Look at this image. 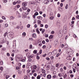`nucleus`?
<instances>
[{"label":"nucleus","mask_w":79,"mask_h":79,"mask_svg":"<svg viewBox=\"0 0 79 79\" xmlns=\"http://www.w3.org/2000/svg\"><path fill=\"white\" fill-rule=\"evenodd\" d=\"M61 73H59L58 74V76H59V77H61L62 76H62L61 75Z\"/></svg>","instance_id":"nucleus-37"},{"label":"nucleus","mask_w":79,"mask_h":79,"mask_svg":"<svg viewBox=\"0 0 79 79\" xmlns=\"http://www.w3.org/2000/svg\"><path fill=\"white\" fill-rule=\"evenodd\" d=\"M40 75H38L37 77V79H40Z\"/></svg>","instance_id":"nucleus-29"},{"label":"nucleus","mask_w":79,"mask_h":79,"mask_svg":"<svg viewBox=\"0 0 79 79\" xmlns=\"http://www.w3.org/2000/svg\"><path fill=\"white\" fill-rule=\"evenodd\" d=\"M51 70L52 71H54V69L53 68H51Z\"/></svg>","instance_id":"nucleus-62"},{"label":"nucleus","mask_w":79,"mask_h":79,"mask_svg":"<svg viewBox=\"0 0 79 79\" xmlns=\"http://www.w3.org/2000/svg\"><path fill=\"white\" fill-rule=\"evenodd\" d=\"M3 62L2 61L0 62V65H3Z\"/></svg>","instance_id":"nucleus-28"},{"label":"nucleus","mask_w":79,"mask_h":79,"mask_svg":"<svg viewBox=\"0 0 79 79\" xmlns=\"http://www.w3.org/2000/svg\"><path fill=\"white\" fill-rule=\"evenodd\" d=\"M22 5H23V6H26L27 5L26 3H23Z\"/></svg>","instance_id":"nucleus-26"},{"label":"nucleus","mask_w":79,"mask_h":79,"mask_svg":"<svg viewBox=\"0 0 79 79\" xmlns=\"http://www.w3.org/2000/svg\"><path fill=\"white\" fill-rule=\"evenodd\" d=\"M16 3V2H13V5H15Z\"/></svg>","instance_id":"nucleus-47"},{"label":"nucleus","mask_w":79,"mask_h":79,"mask_svg":"<svg viewBox=\"0 0 79 79\" xmlns=\"http://www.w3.org/2000/svg\"><path fill=\"white\" fill-rule=\"evenodd\" d=\"M35 70L34 69H33L32 71V73H35Z\"/></svg>","instance_id":"nucleus-41"},{"label":"nucleus","mask_w":79,"mask_h":79,"mask_svg":"<svg viewBox=\"0 0 79 79\" xmlns=\"http://www.w3.org/2000/svg\"><path fill=\"white\" fill-rule=\"evenodd\" d=\"M73 68V71L74 73H76V69H74V68Z\"/></svg>","instance_id":"nucleus-48"},{"label":"nucleus","mask_w":79,"mask_h":79,"mask_svg":"<svg viewBox=\"0 0 79 79\" xmlns=\"http://www.w3.org/2000/svg\"><path fill=\"white\" fill-rule=\"evenodd\" d=\"M71 49H69V50L67 51V52H68V53H69L71 52Z\"/></svg>","instance_id":"nucleus-32"},{"label":"nucleus","mask_w":79,"mask_h":79,"mask_svg":"<svg viewBox=\"0 0 79 79\" xmlns=\"http://www.w3.org/2000/svg\"><path fill=\"white\" fill-rule=\"evenodd\" d=\"M6 42V39L5 38H3V40H2V44L5 43Z\"/></svg>","instance_id":"nucleus-5"},{"label":"nucleus","mask_w":79,"mask_h":79,"mask_svg":"<svg viewBox=\"0 0 79 79\" xmlns=\"http://www.w3.org/2000/svg\"><path fill=\"white\" fill-rule=\"evenodd\" d=\"M36 31L38 34H40V31H39V28H37L36 29Z\"/></svg>","instance_id":"nucleus-14"},{"label":"nucleus","mask_w":79,"mask_h":79,"mask_svg":"<svg viewBox=\"0 0 79 79\" xmlns=\"http://www.w3.org/2000/svg\"><path fill=\"white\" fill-rule=\"evenodd\" d=\"M0 69L1 71H3V67H0Z\"/></svg>","instance_id":"nucleus-34"},{"label":"nucleus","mask_w":79,"mask_h":79,"mask_svg":"<svg viewBox=\"0 0 79 79\" xmlns=\"http://www.w3.org/2000/svg\"><path fill=\"white\" fill-rule=\"evenodd\" d=\"M37 18L39 19H42V17L40 16H39L37 17Z\"/></svg>","instance_id":"nucleus-17"},{"label":"nucleus","mask_w":79,"mask_h":79,"mask_svg":"<svg viewBox=\"0 0 79 79\" xmlns=\"http://www.w3.org/2000/svg\"><path fill=\"white\" fill-rule=\"evenodd\" d=\"M23 35H25V36H26V33L25 32H23Z\"/></svg>","instance_id":"nucleus-63"},{"label":"nucleus","mask_w":79,"mask_h":79,"mask_svg":"<svg viewBox=\"0 0 79 79\" xmlns=\"http://www.w3.org/2000/svg\"><path fill=\"white\" fill-rule=\"evenodd\" d=\"M16 69H17V70H18V69H19V67H18V66H17V67H16Z\"/></svg>","instance_id":"nucleus-43"},{"label":"nucleus","mask_w":79,"mask_h":79,"mask_svg":"<svg viewBox=\"0 0 79 79\" xmlns=\"http://www.w3.org/2000/svg\"><path fill=\"white\" fill-rule=\"evenodd\" d=\"M58 36L59 37H61L62 36V34L61 33H59L58 34Z\"/></svg>","instance_id":"nucleus-9"},{"label":"nucleus","mask_w":79,"mask_h":79,"mask_svg":"<svg viewBox=\"0 0 79 79\" xmlns=\"http://www.w3.org/2000/svg\"><path fill=\"white\" fill-rule=\"evenodd\" d=\"M56 24L58 26H60V23L58 22H57Z\"/></svg>","instance_id":"nucleus-21"},{"label":"nucleus","mask_w":79,"mask_h":79,"mask_svg":"<svg viewBox=\"0 0 79 79\" xmlns=\"http://www.w3.org/2000/svg\"><path fill=\"white\" fill-rule=\"evenodd\" d=\"M34 15H35V16H37V15H39V13L37 12H36L34 14Z\"/></svg>","instance_id":"nucleus-24"},{"label":"nucleus","mask_w":79,"mask_h":79,"mask_svg":"<svg viewBox=\"0 0 79 79\" xmlns=\"http://www.w3.org/2000/svg\"><path fill=\"white\" fill-rule=\"evenodd\" d=\"M42 73H43V74L45 73V70L44 69H42Z\"/></svg>","instance_id":"nucleus-22"},{"label":"nucleus","mask_w":79,"mask_h":79,"mask_svg":"<svg viewBox=\"0 0 79 79\" xmlns=\"http://www.w3.org/2000/svg\"><path fill=\"white\" fill-rule=\"evenodd\" d=\"M22 17L23 18H26L27 17V14L25 12H23L22 13Z\"/></svg>","instance_id":"nucleus-3"},{"label":"nucleus","mask_w":79,"mask_h":79,"mask_svg":"<svg viewBox=\"0 0 79 79\" xmlns=\"http://www.w3.org/2000/svg\"><path fill=\"white\" fill-rule=\"evenodd\" d=\"M42 44H45V41L44 40H43V41L42 42Z\"/></svg>","instance_id":"nucleus-57"},{"label":"nucleus","mask_w":79,"mask_h":79,"mask_svg":"<svg viewBox=\"0 0 79 79\" xmlns=\"http://www.w3.org/2000/svg\"><path fill=\"white\" fill-rule=\"evenodd\" d=\"M2 19H6V18H5V17L3 16L2 17Z\"/></svg>","instance_id":"nucleus-53"},{"label":"nucleus","mask_w":79,"mask_h":79,"mask_svg":"<svg viewBox=\"0 0 79 79\" xmlns=\"http://www.w3.org/2000/svg\"><path fill=\"white\" fill-rule=\"evenodd\" d=\"M57 17H58V18H60V14H58Z\"/></svg>","instance_id":"nucleus-49"},{"label":"nucleus","mask_w":79,"mask_h":79,"mask_svg":"<svg viewBox=\"0 0 79 79\" xmlns=\"http://www.w3.org/2000/svg\"><path fill=\"white\" fill-rule=\"evenodd\" d=\"M37 68V66H36V65H35L33 67V68L34 69H36V68Z\"/></svg>","instance_id":"nucleus-45"},{"label":"nucleus","mask_w":79,"mask_h":79,"mask_svg":"<svg viewBox=\"0 0 79 79\" xmlns=\"http://www.w3.org/2000/svg\"><path fill=\"white\" fill-rule=\"evenodd\" d=\"M26 57H25L24 59L22 60L21 61H22V62H25V61H26Z\"/></svg>","instance_id":"nucleus-10"},{"label":"nucleus","mask_w":79,"mask_h":79,"mask_svg":"<svg viewBox=\"0 0 79 79\" xmlns=\"http://www.w3.org/2000/svg\"><path fill=\"white\" fill-rule=\"evenodd\" d=\"M15 19V17H14L13 16H10V19H11L12 20H13V19Z\"/></svg>","instance_id":"nucleus-16"},{"label":"nucleus","mask_w":79,"mask_h":79,"mask_svg":"<svg viewBox=\"0 0 79 79\" xmlns=\"http://www.w3.org/2000/svg\"><path fill=\"white\" fill-rule=\"evenodd\" d=\"M29 54V53H27V54H26V55H27V56H29V54Z\"/></svg>","instance_id":"nucleus-61"},{"label":"nucleus","mask_w":79,"mask_h":79,"mask_svg":"<svg viewBox=\"0 0 79 79\" xmlns=\"http://www.w3.org/2000/svg\"><path fill=\"white\" fill-rule=\"evenodd\" d=\"M7 32H6L4 34V37H6V35H7Z\"/></svg>","instance_id":"nucleus-31"},{"label":"nucleus","mask_w":79,"mask_h":79,"mask_svg":"<svg viewBox=\"0 0 79 79\" xmlns=\"http://www.w3.org/2000/svg\"><path fill=\"white\" fill-rule=\"evenodd\" d=\"M51 77H52V76L50 74H49L47 76V78H48V79H51Z\"/></svg>","instance_id":"nucleus-8"},{"label":"nucleus","mask_w":79,"mask_h":79,"mask_svg":"<svg viewBox=\"0 0 79 79\" xmlns=\"http://www.w3.org/2000/svg\"><path fill=\"white\" fill-rule=\"evenodd\" d=\"M73 37L74 38H76V37H77V36H76V35L74 34L73 35Z\"/></svg>","instance_id":"nucleus-56"},{"label":"nucleus","mask_w":79,"mask_h":79,"mask_svg":"<svg viewBox=\"0 0 79 79\" xmlns=\"http://www.w3.org/2000/svg\"><path fill=\"white\" fill-rule=\"evenodd\" d=\"M53 36L52 35H50L49 37V38L50 39H52L53 37Z\"/></svg>","instance_id":"nucleus-27"},{"label":"nucleus","mask_w":79,"mask_h":79,"mask_svg":"<svg viewBox=\"0 0 79 79\" xmlns=\"http://www.w3.org/2000/svg\"><path fill=\"white\" fill-rule=\"evenodd\" d=\"M59 10L60 11H63V9L62 8H61V7H59Z\"/></svg>","instance_id":"nucleus-19"},{"label":"nucleus","mask_w":79,"mask_h":79,"mask_svg":"<svg viewBox=\"0 0 79 79\" xmlns=\"http://www.w3.org/2000/svg\"><path fill=\"white\" fill-rule=\"evenodd\" d=\"M50 69V66L49 65H48L47 66V67L46 68V70H48Z\"/></svg>","instance_id":"nucleus-7"},{"label":"nucleus","mask_w":79,"mask_h":79,"mask_svg":"<svg viewBox=\"0 0 79 79\" xmlns=\"http://www.w3.org/2000/svg\"><path fill=\"white\" fill-rule=\"evenodd\" d=\"M76 18H77V19H79V15H77L76 16Z\"/></svg>","instance_id":"nucleus-52"},{"label":"nucleus","mask_w":79,"mask_h":79,"mask_svg":"<svg viewBox=\"0 0 79 79\" xmlns=\"http://www.w3.org/2000/svg\"><path fill=\"white\" fill-rule=\"evenodd\" d=\"M28 61H29V62H31V61H32V59L30 58H29Z\"/></svg>","instance_id":"nucleus-30"},{"label":"nucleus","mask_w":79,"mask_h":79,"mask_svg":"<svg viewBox=\"0 0 79 79\" xmlns=\"http://www.w3.org/2000/svg\"><path fill=\"white\" fill-rule=\"evenodd\" d=\"M6 55L7 56H10V53H7Z\"/></svg>","instance_id":"nucleus-46"},{"label":"nucleus","mask_w":79,"mask_h":79,"mask_svg":"<svg viewBox=\"0 0 79 79\" xmlns=\"http://www.w3.org/2000/svg\"><path fill=\"white\" fill-rule=\"evenodd\" d=\"M45 35V37H48V35L46 34Z\"/></svg>","instance_id":"nucleus-51"},{"label":"nucleus","mask_w":79,"mask_h":79,"mask_svg":"<svg viewBox=\"0 0 79 79\" xmlns=\"http://www.w3.org/2000/svg\"><path fill=\"white\" fill-rule=\"evenodd\" d=\"M14 34L13 32H10L9 34L7 35V37L9 39H11L13 38Z\"/></svg>","instance_id":"nucleus-1"},{"label":"nucleus","mask_w":79,"mask_h":79,"mask_svg":"<svg viewBox=\"0 0 79 79\" xmlns=\"http://www.w3.org/2000/svg\"><path fill=\"white\" fill-rule=\"evenodd\" d=\"M63 3H61L60 4V6L61 7H63Z\"/></svg>","instance_id":"nucleus-54"},{"label":"nucleus","mask_w":79,"mask_h":79,"mask_svg":"<svg viewBox=\"0 0 79 79\" xmlns=\"http://www.w3.org/2000/svg\"><path fill=\"white\" fill-rule=\"evenodd\" d=\"M13 48H16V45H15V44H13Z\"/></svg>","instance_id":"nucleus-35"},{"label":"nucleus","mask_w":79,"mask_h":79,"mask_svg":"<svg viewBox=\"0 0 79 79\" xmlns=\"http://www.w3.org/2000/svg\"><path fill=\"white\" fill-rule=\"evenodd\" d=\"M37 51L36 50H34L33 51V53H34L35 54H36V53H37Z\"/></svg>","instance_id":"nucleus-23"},{"label":"nucleus","mask_w":79,"mask_h":79,"mask_svg":"<svg viewBox=\"0 0 79 79\" xmlns=\"http://www.w3.org/2000/svg\"><path fill=\"white\" fill-rule=\"evenodd\" d=\"M54 44L55 46H57L58 45V40H56L55 41Z\"/></svg>","instance_id":"nucleus-4"},{"label":"nucleus","mask_w":79,"mask_h":79,"mask_svg":"<svg viewBox=\"0 0 79 79\" xmlns=\"http://www.w3.org/2000/svg\"><path fill=\"white\" fill-rule=\"evenodd\" d=\"M37 1L39 3H40V1H41V0H37Z\"/></svg>","instance_id":"nucleus-59"},{"label":"nucleus","mask_w":79,"mask_h":79,"mask_svg":"<svg viewBox=\"0 0 79 79\" xmlns=\"http://www.w3.org/2000/svg\"><path fill=\"white\" fill-rule=\"evenodd\" d=\"M68 5L67 4V5H66L65 6V9H68Z\"/></svg>","instance_id":"nucleus-25"},{"label":"nucleus","mask_w":79,"mask_h":79,"mask_svg":"<svg viewBox=\"0 0 79 79\" xmlns=\"http://www.w3.org/2000/svg\"><path fill=\"white\" fill-rule=\"evenodd\" d=\"M32 36L34 38H36L37 37V35L35 34H33Z\"/></svg>","instance_id":"nucleus-12"},{"label":"nucleus","mask_w":79,"mask_h":79,"mask_svg":"<svg viewBox=\"0 0 79 79\" xmlns=\"http://www.w3.org/2000/svg\"><path fill=\"white\" fill-rule=\"evenodd\" d=\"M52 53H53V54H52L53 55H55L56 54V53H57V52H56V50H54L53 51Z\"/></svg>","instance_id":"nucleus-6"},{"label":"nucleus","mask_w":79,"mask_h":79,"mask_svg":"<svg viewBox=\"0 0 79 79\" xmlns=\"http://www.w3.org/2000/svg\"><path fill=\"white\" fill-rule=\"evenodd\" d=\"M64 47V44H61V47L62 48H63Z\"/></svg>","instance_id":"nucleus-64"},{"label":"nucleus","mask_w":79,"mask_h":79,"mask_svg":"<svg viewBox=\"0 0 79 79\" xmlns=\"http://www.w3.org/2000/svg\"><path fill=\"white\" fill-rule=\"evenodd\" d=\"M34 76L35 77H36V76H37V73H35L34 74Z\"/></svg>","instance_id":"nucleus-60"},{"label":"nucleus","mask_w":79,"mask_h":79,"mask_svg":"<svg viewBox=\"0 0 79 79\" xmlns=\"http://www.w3.org/2000/svg\"><path fill=\"white\" fill-rule=\"evenodd\" d=\"M21 3V1L19 0L17 1L16 2V3L17 4H19V3Z\"/></svg>","instance_id":"nucleus-15"},{"label":"nucleus","mask_w":79,"mask_h":79,"mask_svg":"<svg viewBox=\"0 0 79 79\" xmlns=\"http://www.w3.org/2000/svg\"><path fill=\"white\" fill-rule=\"evenodd\" d=\"M38 24H40L41 23V21L40 20H38Z\"/></svg>","instance_id":"nucleus-18"},{"label":"nucleus","mask_w":79,"mask_h":79,"mask_svg":"<svg viewBox=\"0 0 79 79\" xmlns=\"http://www.w3.org/2000/svg\"><path fill=\"white\" fill-rule=\"evenodd\" d=\"M13 44L15 45H16V40H14L13 41Z\"/></svg>","instance_id":"nucleus-20"},{"label":"nucleus","mask_w":79,"mask_h":79,"mask_svg":"<svg viewBox=\"0 0 79 79\" xmlns=\"http://www.w3.org/2000/svg\"><path fill=\"white\" fill-rule=\"evenodd\" d=\"M48 27V25L46 24L45 25V27L47 29Z\"/></svg>","instance_id":"nucleus-36"},{"label":"nucleus","mask_w":79,"mask_h":79,"mask_svg":"<svg viewBox=\"0 0 79 79\" xmlns=\"http://www.w3.org/2000/svg\"><path fill=\"white\" fill-rule=\"evenodd\" d=\"M22 9L23 10H27V8L25 6H23L22 7Z\"/></svg>","instance_id":"nucleus-11"},{"label":"nucleus","mask_w":79,"mask_h":79,"mask_svg":"<svg viewBox=\"0 0 79 79\" xmlns=\"http://www.w3.org/2000/svg\"><path fill=\"white\" fill-rule=\"evenodd\" d=\"M45 40L47 42H49V40L48 39H46Z\"/></svg>","instance_id":"nucleus-50"},{"label":"nucleus","mask_w":79,"mask_h":79,"mask_svg":"<svg viewBox=\"0 0 79 79\" xmlns=\"http://www.w3.org/2000/svg\"><path fill=\"white\" fill-rule=\"evenodd\" d=\"M70 76L71 77H74V75L73 74H71Z\"/></svg>","instance_id":"nucleus-55"},{"label":"nucleus","mask_w":79,"mask_h":79,"mask_svg":"<svg viewBox=\"0 0 79 79\" xmlns=\"http://www.w3.org/2000/svg\"><path fill=\"white\" fill-rule=\"evenodd\" d=\"M44 4H48V0H45L44 2Z\"/></svg>","instance_id":"nucleus-13"},{"label":"nucleus","mask_w":79,"mask_h":79,"mask_svg":"<svg viewBox=\"0 0 79 79\" xmlns=\"http://www.w3.org/2000/svg\"><path fill=\"white\" fill-rule=\"evenodd\" d=\"M20 28V27L19 26H17L15 28V29H19Z\"/></svg>","instance_id":"nucleus-38"},{"label":"nucleus","mask_w":79,"mask_h":79,"mask_svg":"<svg viewBox=\"0 0 79 79\" xmlns=\"http://www.w3.org/2000/svg\"><path fill=\"white\" fill-rule=\"evenodd\" d=\"M56 71H54L53 72V74H56Z\"/></svg>","instance_id":"nucleus-58"},{"label":"nucleus","mask_w":79,"mask_h":79,"mask_svg":"<svg viewBox=\"0 0 79 79\" xmlns=\"http://www.w3.org/2000/svg\"><path fill=\"white\" fill-rule=\"evenodd\" d=\"M42 53V50H40L39 51V53L41 54Z\"/></svg>","instance_id":"nucleus-42"},{"label":"nucleus","mask_w":79,"mask_h":79,"mask_svg":"<svg viewBox=\"0 0 79 79\" xmlns=\"http://www.w3.org/2000/svg\"><path fill=\"white\" fill-rule=\"evenodd\" d=\"M46 47V46L45 45H44L43 46L42 48H43L44 49H45V48Z\"/></svg>","instance_id":"nucleus-44"},{"label":"nucleus","mask_w":79,"mask_h":79,"mask_svg":"<svg viewBox=\"0 0 79 79\" xmlns=\"http://www.w3.org/2000/svg\"><path fill=\"white\" fill-rule=\"evenodd\" d=\"M30 26H31V25L29 24H28L27 26V27L28 28H29V27H30Z\"/></svg>","instance_id":"nucleus-40"},{"label":"nucleus","mask_w":79,"mask_h":79,"mask_svg":"<svg viewBox=\"0 0 79 79\" xmlns=\"http://www.w3.org/2000/svg\"><path fill=\"white\" fill-rule=\"evenodd\" d=\"M45 31V29H43L42 31V34H44Z\"/></svg>","instance_id":"nucleus-33"},{"label":"nucleus","mask_w":79,"mask_h":79,"mask_svg":"<svg viewBox=\"0 0 79 79\" xmlns=\"http://www.w3.org/2000/svg\"><path fill=\"white\" fill-rule=\"evenodd\" d=\"M39 67H37L36 69V71H39Z\"/></svg>","instance_id":"nucleus-39"},{"label":"nucleus","mask_w":79,"mask_h":79,"mask_svg":"<svg viewBox=\"0 0 79 79\" xmlns=\"http://www.w3.org/2000/svg\"><path fill=\"white\" fill-rule=\"evenodd\" d=\"M63 31L64 34H66L67 32V26L66 25L64 26Z\"/></svg>","instance_id":"nucleus-2"}]
</instances>
